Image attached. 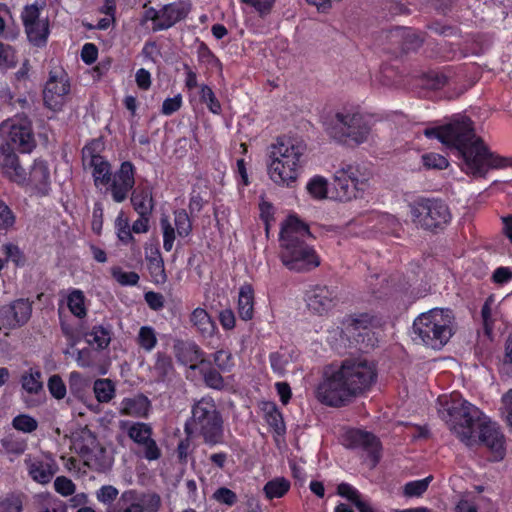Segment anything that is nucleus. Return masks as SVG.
Wrapping results in <instances>:
<instances>
[{"label": "nucleus", "mask_w": 512, "mask_h": 512, "mask_svg": "<svg viewBox=\"0 0 512 512\" xmlns=\"http://www.w3.org/2000/svg\"><path fill=\"white\" fill-rule=\"evenodd\" d=\"M187 431L199 434L206 443H218L222 437V420L212 399L202 398L192 409Z\"/></svg>", "instance_id": "0eeeda50"}, {"label": "nucleus", "mask_w": 512, "mask_h": 512, "mask_svg": "<svg viewBox=\"0 0 512 512\" xmlns=\"http://www.w3.org/2000/svg\"><path fill=\"white\" fill-rule=\"evenodd\" d=\"M334 183L337 197L341 201H350L359 198L366 191L361 187H356L354 183L346 181L343 178H334Z\"/></svg>", "instance_id": "72a5a7b5"}, {"label": "nucleus", "mask_w": 512, "mask_h": 512, "mask_svg": "<svg viewBox=\"0 0 512 512\" xmlns=\"http://www.w3.org/2000/svg\"><path fill=\"white\" fill-rule=\"evenodd\" d=\"M24 27L27 37L32 44L41 46L46 43L49 34V24L47 19L37 20L31 24L24 25Z\"/></svg>", "instance_id": "2f4dec72"}, {"label": "nucleus", "mask_w": 512, "mask_h": 512, "mask_svg": "<svg viewBox=\"0 0 512 512\" xmlns=\"http://www.w3.org/2000/svg\"><path fill=\"white\" fill-rule=\"evenodd\" d=\"M115 230L118 239L123 244L131 243L134 240L129 224V219L122 211L117 215L115 219Z\"/></svg>", "instance_id": "37998d69"}, {"label": "nucleus", "mask_w": 512, "mask_h": 512, "mask_svg": "<svg viewBox=\"0 0 512 512\" xmlns=\"http://www.w3.org/2000/svg\"><path fill=\"white\" fill-rule=\"evenodd\" d=\"M108 512H145L144 499L133 491H126Z\"/></svg>", "instance_id": "bb28decb"}, {"label": "nucleus", "mask_w": 512, "mask_h": 512, "mask_svg": "<svg viewBox=\"0 0 512 512\" xmlns=\"http://www.w3.org/2000/svg\"><path fill=\"white\" fill-rule=\"evenodd\" d=\"M334 178H343L346 181L354 183L358 186L367 190L370 187L371 173L365 167L359 164H343L334 173Z\"/></svg>", "instance_id": "4be33fe9"}, {"label": "nucleus", "mask_w": 512, "mask_h": 512, "mask_svg": "<svg viewBox=\"0 0 512 512\" xmlns=\"http://www.w3.org/2000/svg\"><path fill=\"white\" fill-rule=\"evenodd\" d=\"M422 163L424 167L427 169H445L448 166V160L437 153H426L423 154L422 157Z\"/></svg>", "instance_id": "864d4df0"}, {"label": "nucleus", "mask_w": 512, "mask_h": 512, "mask_svg": "<svg viewBox=\"0 0 512 512\" xmlns=\"http://www.w3.org/2000/svg\"><path fill=\"white\" fill-rule=\"evenodd\" d=\"M433 476L429 475L423 479L407 482L403 488V495L407 498H415L422 496L428 489Z\"/></svg>", "instance_id": "58836bf2"}, {"label": "nucleus", "mask_w": 512, "mask_h": 512, "mask_svg": "<svg viewBox=\"0 0 512 512\" xmlns=\"http://www.w3.org/2000/svg\"><path fill=\"white\" fill-rule=\"evenodd\" d=\"M213 498L216 501L229 506L234 505L237 501L236 494L232 490L225 487L217 489L213 494Z\"/></svg>", "instance_id": "69168bd1"}, {"label": "nucleus", "mask_w": 512, "mask_h": 512, "mask_svg": "<svg viewBox=\"0 0 512 512\" xmlns=\"http://www.w3.org/2000/svg\"><path fill=\"white\" fill-rule=\"evenodd\" d=\"M21 17L24 25L31 24L37 20L45 19L44 17H41V5H39L37 2L25 6Z\"/></svg>", "instance_id": "bf43d9fd"}, {"label": "nucleus", "mask_w": 512, "mask_h": 512, "mask_svg": "<svg viewBox=\"0 0 512 512\" xmlns=\"http://www.w3.org/2000/svg\"><path fill=\"white\" fill-rule=\"evenodd\" d=\"M270 363L272 370L279 376H283L290 364L293 363V357L290 352L281 350L270 355Z\"/></svg>", "instance_id": "4c0bfd02"}, {"label": "nucleus", "mask_w": 512, "mask_h": 512, "mask_svg": "<svg viewBox=\"0 0 512 512\" xmlns=\"http://www.w3.org/2000/svg\"><path fill=\"white\" fill-rule=\"evenodd\" d=\"M172 370V362L168 356L158 354L153 371L159 379H164Z\"/></svg>", "instance_id": "4d7b16f0"}, {"label": "nucleus", "mask_w": 512, "mask_h": 512, "mask_svg": "<svg viewBox=\"0 0 512 512\" xmlns=\"http://www.w3.org/2000/svg\"><path fill=\"white\" fill-rule=\"evenodd\" d=\"M437 411L451 432L465 445L483 442L494 454L495 460L505 455V438L499 426L486 417L475 405L458 393L441 395L437 399Z\"/></svg>", "instance_id": "f257e3e1"}, {"label": "nucleus", "mask_w": 512, "mask_h": 512, "mask_svg": "<svg viewBox=\"0 0 512 512\" xmlns=\"http://www.w3.org/2000/svg\"><path fill=\"white\" fill-rule=\"evenodd\" d=\"M49 176V169L46 162L36 160L30 170L28 182L44 193L49 183Z\"/></svg>", "instance_id": "7c9ffc66"}, {"label": "nucleus", "mask_w": 512, "mask_h": 512, "mask_svg": "<svg viewBox=\"0 0 512 512\" xmlns=\"http://www.w3.org/2000/svg\"><path fill=\"white\" fill-rule=\"evenodd\" d=\"M69 90L67 74L62 70L51 71L43 92L45 105L51 110H60L66 102Z\"/></svg>", "instance_id": "f8f14e48"}, {"label": "nucleus", "mask_w": 512, "mask_h": 512, "mask_svg": "<svg viewBox=\"0 0 512 512\" xmlns=\"http://www.w3.org/2000/svg\"><path fill=\"white\" fill-rule=\"evenodd\" d=\"M160 227L163 234V248L170 252L174 246L176 237H187L192 231V222L184 209L176 210L173 218L162 215Z\"/></svg>", "instance_id": "9b49d317"}, {"label": "nucleus", "mask_w": 512, "mask_h": 512, "mask_svg": "<svg viewBox=\"0 0 512 512\" xmlns=\"http://www.w3.org/2000/svg\"><path fill=\"white\" fill-rule=\"evenodd\" d=\"M376 365L367 359H347L326 374L316 389L317 399L328 406L340 407L368 391L376 382Z\"/></svg>", "instance_id": "7ed1b4c3"}, {"label": "nucleus", "mask_w": 512, "mask_h": 512, "mask_svg": "<svg viewBox=\"0 0 512 512\" xmlns=\"http://www.w3.org/2000/svg\"><path fill=\"white\" fill-rule=\"evenodd\" d=\"M150 409V401L144 395L124 398L119 404V412L130 417H146Z\"/></svg>", "instance_id": "b1692460"}, {"label": "nucleus", "mask_w": 512, "mask_h": 512, "mask_svg": "<svg viewBox=\"0 0 512 512\" xmlns=\"http://www.w3.org/2000/svg\"><path fill=\"white\" fill-rule=\"evenodd\" d=\"M152 428L146 423H134L128 429V436L144 450L147 460H157L161 456L160 449L151 438Z\"/></svg>", "instance_id": "a211bd4d"}, {"label": "nucleus", "mask_w": 512, "mask_h": 512, "mask_svg": "<svg viewBox=\"0 0 512 512\" xmlns=\"http://www.w3.org/2000/svg\"><path fill=\"white\" fill-rule=\"evenodd\" d=\"M118 496V490L111 485L102 486L96 493L97 500L103 504L112 503Z\"/></svg>", "instance_id": "0e129e2a"}, {"label": "nucleus", "mask_w": 512, "mask_h": 512, "mask_svg": "<svg viewBox=\"0 0 512 512\" xmlns=\"http://www.w3.org/2000/svg\"><path fill=\"white\" fill-rule=\"evenodd\" d=\"M22 500L18 496H8L0 499V512H22Z\"/></svg>", "instance_id": "052dcab7"}, {"label": "nucleus", "mask_w": 512, "mask_h": 512, "mask_svg": "<svg viewBox=\"0 0 512 512\" xmlns=\"http://www.w3.org/2000/svg\"><path fill=\"white\" fill-rule=\"evenodd\" d=\"M48 389L56 399H63L66 396V386L59 375H52L49 378Z\"/></svg>", "instance_id": "13d9d810"}, {"label": "nucleus", "mask_w": 512, "mask_h": 512, "mask_svg": "<svg viewBox=\"0 0 512 512\" xmlns=\"http://www.w3.org/2000/svg\"><path fill=\"white\" fill-rule=\"evenodd\" d=\"M326 132L334 140L356 145L367 142L372 136L371 119L356 110L338 112L326 124Z\"/></svg>", "instance_id": "423d86ee"}, {"label": "nucleus", "mask_w": 512, "mask_h": 512, "mask_svg": "<svg viewBox=\"0 0 512 512\" xmlns=\"http://www.w3.org/2000/svg\"><path fill=\"white\" fill-rule=\"evenodd\" d=\"M2 252L5 255L6 264L12 262L16 266H24L26 259L23 251L17 244L7 242L2 245Z\"/></svg>", "instance_id": "49530a36"}, {"label": "nucleus", "mask_w": 512, "mask_h": 512, "mask_svg": "<svg viewBox=\"0 0 512 512\" xmlns=\"http://www.w3.org/2000/svg\"><path fill=\"white\" fill-rule=\"evenodd\" d=\"M32 314V303L28 299H16L0 307V323L15 329L25 325Z\"/></svg>", "instance_id": "4468645a"}, {"label": "nucleus", "mask_w": 512, "mask_h": 512, "mask_svg": "<svg viewBox=\"0 0 512 512\" xmlns=\"http://www.w3.org/2000/svg\"><path fill=\"white\" fill-rule=\"evenodd\" d=\"M94 143L83 148L84 165L92 168V176L96 187L106 186L111 180L110 164L100 155L95 154Z\"/></svg>", "instance_id": "f3484780"}, {"label": "nucleus", "mask_w": 512, "mask_h": 512, "mask_svg": "<svg viewBox=\"0 0 512 512\" xmlns=\"http://www.w3.org/2000/svg\"><path fill=\"white\" fill-rule=\"evenodd\" d=\"M96 399L101 403H108L115 396V387L109 379H97L93 385Z\"/></svg>", "instance_id": "ea45409f"}, {"label": "nucleus", "mask_w": 512, "mask_h": 512, "mask_svg": "<svg viewBox=\"0 0 512 512\" xmlns=\"http://www.w3.org/2000/svg\"><path fill=\"white\" fill-rule=\"evenodd\" d=\"M110 340L109 331L101 326L94 327L91 332L87 334V342L91 345H95L99 349L106 348Z\"/></svg>", "instance_id": "de8ad7c7"}, {"label": "nucleus", "mask_w": 512, "mask_h": 512, "mask_svg": "<svg viewBox=\"0 0 512 512\" xmlns=\"http://www.w3.org/2000/svg\"><path fill=\"white\" fill-rule=\"evenodd\" d=\"M337 493L351 501L358 510L361 508V504L368 503L361 498L359 491L348 483H340L337 487Z\"/></svg>", "instance_id": "09e8293b"}, {"label": "nucleus", "mask_w": 512, "mask_h": 512, "mask_svg": "<svg viewBox=\"0 0 512 512\" xmlns=\"http://www.w3.org/2000/svg\"><path fill=\"white\" fill-rule=\"evenodd\" d=\"M16 149L7 144L0 147V166L4 173L17 183H24L27 179L24 170L18 163V157L15 154Z\"/></svg>", "instance_id": "412c9836"}, {"label": "nucleus", "mask_w": 512, "mask_h": 512, "mask_svg": "<svg viewBox=\"0 0 512 512\" xmlns=\"http://www.w3.org/2000/svg\"><path fill=\"white\" fill-rule=\"evenodd\" d=\"M84 464L92 470L105 472L111 468L113 457L100 444L83 458Z\"/></svg>", "instance_id": "a878e982"}, {"label": "nucleus", "mask_w": 512, "mask_h": 512, "mask_svg": "<svg viewBox=\"0 0 512 512\" xmlns=\"http://www.w3.org/2000/svg\"><path fill=\"white\" fill-rule=\"evenodd\" d=\"M214 362L223 371H229L233 367L232 355L225 350L215 352Z\"/></svg>", "instance_id": "338daca9"}, {"label": "nucleus", "mask_w": 512, "mask_h": 512, "mask_svg": "<svg viewBox=\"0 0 512 512\" xmlns=\"http://www.w3.org/2000/svg\"><path fill=\"white\" fill-rule=\"evenodd\" d=\"M427 138H436L442 144L455 148L462 158L461 169L471 175H483L490 168L512 166V159L489 152L472 128V122L461 117L443 126L426 128Z\"/></svg>", "instance_id": "f03ea898"}, {"label": "nucleus", "mask_w": 512, "mask_h": 512, "mask_svg": "<svg viewBox=\"0 0 512 512\" xmlns=\"http://www.w3.org/2000/svg\"><path fill=\"white\" fill-rule=\"evenodd\" d=\"M346 444L352 448H360L364 450L372 458L373 465L378 460L380 451L379 440L371 433L352 429L345 434Z\"/></svg>", "instance_id": "aec40b11"}, {"label": "nucleus", "mask_w": 512, "mask_h": 512, "mask_svg": "<svg viewBox=\"0 0 512 512\" xmlns=\"http://www.w3.org/2000/svg\"><path fill=\"white\" fill-rule=\"evenodd\" d=\"M135 184L134 166L131 162L125 161L120 169L111 176L110 191L115 202H123Z\"/></svg>", "instance_id": "2eb2a0df"}, {"label": "nucleus", "mask_w": 512, "mask_h": 512, "mask_svg": "<svg viewBox=\"0 0 512 512\" xmlns=\"http://www.w3.org/2000/svg\"><path fill=\"white\" fill-rule=\"evenodd\" d=\"M190 321L198 332L205 338L212 337L217 330L215 322L203 308L198 307L194 309L191 313Z\"/></svg>", "instance_id": "c85d7f7f"}, {"label": "nucleus", "mask_w": 512, "mask_h": 512, "mask_svg": "<svg viewBox=\"0 0 512 512\" xmlns=\"http://www.w3.org/2000/svg\"><path fill=\"white\" fill-rule=\"evenodd\" d=\"M146 254V258L148 260V269L153 281L158 284L164 283L166 281V274L164 263L158 249L151 248L150 254H148V250H146Z\"/></svg>", "instance_id": "473e14b6"}, {"label": "nucleus", "mask_w": 512, "mask_h": 512, "mask_svg": "<svg viewBox=\"0 0 512 512\" xmlns=\"http://www.w3.org/2000/svg\"><path fill=\"white\" fill-rule=\"evenodd\" d=\"M22 388L29 394H38L43 389L40 371L30 370L21 377Z\"/></svg>", "instance_id": "79ce46f5"}, {"label": "nucleus", "mask_w": 512, "mask_h": 512, "mask_svg": "<svg viewBox=\"0 0 512 512\" xmlns=\"http://www.w3.org/2000/svg\"><path fill=\"white\" fill-rule=\"evenodd\" d=\"M493 303H494L493 298L489 297L485 301V303L482 307V311H481L482 318H483V324H484L485 332L487 335H490V333L492 332V325H493L492 306H493Z\"/></svg>", "instance_id": "e2e57ef3"}, {"label": "nucleus", "mask_w": 512, "mask_h": 512, "mask_svg": "<svg viewBox=\"0 0 512 512\" xmlns=\"http://www.w3.org/2000/svg\"><path fill=\"white\" fill-rule=\"evenodd\" d=\"M200 99L207 105L209 111L213 114H220L222 107L220 102L217 100L212 89L207 85H202L200 88Z\"/></svg>", "instance_id": "8fccbe9b"}, {"label": "nucleus", "mask_w": 512, "mask_h": 512, "mask_svg": "<svg viewBox=\"0 0 512 512\" xmlns=\"http://www.w3.org/2000/svg\"><path fill=\"white\" fill-rule=\"evenodd\" d=\"M29 476L39 484H47L58 470L54 459L48 455H27L25 458Z\"/></svg>", "instance_id": "dca6fc26"}, {"label": "nucleus", "mask_w": 512, "mask_h": 512, "mask_svg": "<svg viewBox=\"0 0 512 512\" xmlns=\"http://www.w3.org/2000/svg\"><path fill=\"white\" fill-rule=\"evenodd\" d=\"M456 320L452 310L433 308L418 315L413 322V340L439 350L456 332Z\"/></svg>", "instance_id": "39448f33"}, {"label": "nucleus", "mask_w": 512, "mask_h": 512, "mask_svg": "<svg viewBox=\"0 0 512 512\" xmlns=\"http://www.w3.org/2000/svg\"><path fill=\"white\" fill-rule=\"evenodd\" d=\"M237 310L239 317L248 321L254 316V290L250 284H243L238 293Z\"/></svg>", "instance_id": "cd10ccee"}, {"label": "nucleus", "mask_w": 512, "mask_h": 512, "mask_svg": "<svg viewBox=\"0 0 512 512\" xmlns=\"http://www.w3.org/2000/svg\"><path fill=\"white\" fill-rule=\"evenodd\" d=\"M0 135L6 144L21 153H31L36 147L32 121L22 114L15 115L0 124Z\"/></svg>", "instance_id": "1a4fd4ad"}, {"label": "nucleus", "mask_w": 512, "mask_h": 512, "mask_svg": "<svg viewBox=\"0 0 512 512\" xmlns=\"http://www.w3.org/2000/svg\"><path fill=\"white\" fill-rule=\"evenodd\" d=\"M482 497L478 493L466 492L459 496L455 504V512H479Z\"/></svg>", "instance_id": "e433bc0d"}, {"label": "nucleus", "mask_w": 512, "mask_h": 512, "mask_svg": "<svg viewBox=\"0 0 512 512\" xmlns=\"http://www.w3.org/2000/svg\"><path fill=\"white\" fill-rule=\"evenodd\" d=\"M265 418L268 424L278 433L282 434L285 431V424L282 414L277 409L274 403L268 402L263 407Z\"/></svg>", "instance_id": "a19ab883"}, {"label": "nucleus", "mask_w": 512, "mask_h": 512, "mask_svg": "<svg viewBox=\"0 0 512 512\" xmlns=\"http://www.w3.org/2000/svg\"><path fill=\"white\" fill-rule=\"evenodd\" d=\"M190 11L185 3H171L160 10V21L157 23V30H165L184 19Z\"/></svg>", "instance_id": "5701e85b"}, {"label": "nucleus", "mask_w": 512, "mask_h": 512, "mask_svg": "<svg viewBox=\"0 0 512 512\" xmlns=\"http://www.w3.org/2000/svg\"><path fill=\"white\" fill-rule=\"evenodd\" d=\"M306 145L294 138L278 137L268 147L267 174L279 187L293 188L301 176Z\"/></svg>", "instance_id": "20e7f679"}, {"label": "nucleus", "mask_w": 512, "mask_h": 512, "mask_svg": "<svg viewBox=\"0 0 512 512\" xmlns=\"http://www.w3.org/2000/svg\"><path fill=\"white\" fill-rule=\"evenodd\" d=\"M306 189L308 193L315 199H324L328 193V181L326 178L316 175L307 183Z\"/></svg>", "instance_id": "c03bdc74"}, {"label": "nucleus", "mask_w": 512, "mask_h": 512, "mask_svg": "<svg viewBox=\"0 0 512 512\" xmlns=\"http://www.w3.org/2000/svg\"><path fill=\"white\" fill-rule=\"evenodd\" d=\"M56 492L62 496H70L75 492V484L67 477L59 476L54 481Z\"/></svg>", "instance_id": "680f3d73"}, {"label": "nucleus", "mask_w": 512, "mask_h": 512, "mask_svg": "<svg viewBox=\"0 0 512 512\" xmlns=\"http://www.w3.org/2000/svg\"><path fill=\"white\" fill-rule=\"evenodd\" d=\"M310 237L308 225L296 215H289L281 224L280 245L304 243Z\"/></svg>", "instance_id": "6ab92c4d"}, {"label": "nucleus", "mask_w": 512, "mask_h": 512, "mask_svg": "<svg viewBox=\"0 0 512 512\" xmlns=\"http://www.w3.org/2000/svg\"><path fill=\"white\" fill-rule=\"evenodd\" d=\"M501 404V411L505 421L512 419V389L502 395Z\"/></svg>", "instance_id": "774afa93"}, {"label": "nucleus", "mask_w": 512, "mask_h": 512, "mask_svg": "<svg viewBox=\"0 0 512 512\" xmlns=\"http://www.w3.org/2000/svg\"><path fill=\"white\" fill-rule=\"evenodd\" d=\"M131 203L139 216H149L154 207L151 190L148 187L137 188L132 193Z\"/></svg>", "instance_id": "c756f323"}, {"label": "nucleus", "mask_w": 512, "mask_h": 512, "mask_svg": "<svg viewBox=\"0 0 512 512\" xmlns=\"http://www.w3.org/2000/svg\"><path fill=\"white\" fill-rule=\"evenodd\" d=\"M17 62L15 50L8 44L0 42V68H12Z\"/></svg>", "instance_id": "603ef678"}, {"label": "nucleus", "mask_w": 512, "mask_h": 512, "mask_svg": "<svg viewBox=\"0 0 512 512\" xmlns=\"http://www.w3.org/2000/svg\"><path fill=\"white\" fill-rule=\"evenodd\" d=\"M290 481L284 477H275L269 480L263 487V492L267 499L284 497L290 490Z\"/></svg>", "instance_id": "c9c22d12"}, {"label": "nucleus", "mask_w": 512, "mask_h": 512, "mask_svg": "<svg viewBox=\"0 0 512 512\" xmlns=\"http://www.w3.org/2000/svg\"><path fill=\"white\" fill-rule=\"evenodd\" d=\"M157 336L151 326H142L137 336L138 345L147 352L152 351L157 345Z\"/></svg>", "instance_id": "a18cd8bd"}, {"label": "nucleus", "mask_w": 512, "mask_h": 512, "mask_svg": "<svg viewBox=\"0 0 512 512\" xmlns=\"http://www.w3.org/2000/svg\"><path fill=\"white\" fill-rule=\"evenodd\" d=\"M67 306L70 312L78 317L83 318L87 314L86 297L79 289H71L66 296Z\"/></svg>", "instance_id": "f704fd0d"}, {"label": "nucleus", "mask_w": 512, "mask_h": 512, "mask_svg": "<svg viewBox=\"0 0 512 512\" xmlns=\"http://www.w3.org/2000/svg\"><path fill=\"white\" fill-rule=\"evenodd\" d=\"M12 426L23 433H31L37 429L38 423L32 416L20 414L13 419Z\"/></svg>", "instance_id": "3c124183"}, {"label": "nucleus", "mask_w": 512, "mask_h": 512, "mask_svg": "<svg viewBox=\"0 0 512 512\" xmlns=\"http://www.w3.org/2000/svg\"><path fill=\"white\" fill-rule=\"evenodd\" d=\"M335 288L326 285H313L306 290L305 302L308 310L316 315L328 314L337 304Z\"/></svg>", "instance_id": "ddd939ff"}, {"label": "nucleus", "mask_w": 512, "mask_h": 512, "mask_svg": "<svg viewBox=\"0 0 512 512\" xmlns=\"http://www.w3.org/2000/svg\"><path fill=\"white\" fill-rule=\"evenodd\" d=\"M16 218L13 211L2 200H0V230L8 231L15 224Z\"/></svg>", "instance_id": "5fc2aeb1"}, {"label": "nucleus", "mask_w": 512, "mask_h": 512, "mask_svg": "<svg viewBox=\"0 0 512 512\" xmlns=\"http://www.w3.org/2000/svg\"><path fill=\"white\" fill-rule=\"evenodd\" d=\"M280 258L283 265L296 272L310 271L320 265V258L312 246L307 242L300 244L280 245Z\"/></svg>", "instance_id": "9d476101"}, {"label": "nucleus", "mask_w": 512, "mask_h": 512, "mask_svg": "<svg viewBox=\"0 0 512 512\" xmlns=\"http://www.w3.org/2000/svg\"><path fill=\"white\" fill-rule=\"evenodd\" d=\"M71 443L72 448L81 458L100 445L94 433L87 428H81L75 431L72 434Z\"/></svg>", "instance_id": "393cba45"}, {"label": "nucleus", "mask_w": 512, "mask_h": 512, "mask_svg": "<svg viewBox=\"0 0 512 512\" xmlns=\"http://www.w3.org/2000/svg\"><path fill=\"white\" fill-rule=\"evenodd\" d=\"M242 4H245L253 8L260 16L268 15L276 0H239Z\"/></svg>", "instance_id": "6e6d98bb"}, {"label": "nucleus", "mask_w": 512, "mask_h": 512, "mask_svg": "<svg viewBox=\"0 0 512 512\" xmlns=\"http://www.w3.org/2000/svg\"><path fill=\"white\" fill-rule=\"evenodd\" d=\"M412 222L423 229L442 228L451 220L449 207L436 199H419L409 205Z\"/></svg>", "instance_id": "6e6552de"}]
</instances>
